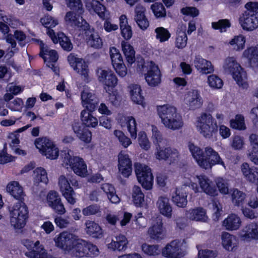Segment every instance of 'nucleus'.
I'll return each mask as SVG.
<instances>
[{
    "label": "nucleus",
    "instance_id": "1",
    "mask_svg": "<svg viewBox=\"0 0 258 258\" xmlns=\"http://www.w3.org/2000/svg\"><path fill=\"white\" fill-rule=\"evenodd\" d=\"M6 190L13 197L18 200L12 207H9L10 222L15 229H20L26 225L28 218V209L24 203L25 193L19 182L13 181L9 182Z\"/></svg>",
    "mask_w": 258,
    "mask_h": 258
},
{
    "label": "nucleus",
    "instance_id": "2",
    "mask_svg": "<svg viewBox=\"0 0 258 258\" xmlns=\"http://www.w3.org/2000/svg\"><path fill=\"white\" fill-rule=\"evenodd\" d=\"M188 149L198 165L203 169H211L216 165L225 167L218 153L211 147H206L203 151L200 147L189 143Z\"/></svg>",
    "mask_w": 258,
    "mask_h": 258
},
{
    "label": "nucleus",
    "instance_id": "3",
    "mask_svg": "<svg viewBox=\"0 0 258 258\" xmlns=\"http://www.w3.org/2000/svg\"><path fill=\"white\" fill-rule=\"evenodd\" d=\"M158 115L164 125L173 130L182 127L183 122L181 115L177 113L176 108L165 104L157 107Z\"/></svg>",
    "mask_w": 258,
    "mask_h": 258
},
{
    "label": "nucleus",
    "instance_id": "4",
    "mask_svg": "<svg viewBox=\"0 0 258 258\" xmlns=\"http://www.w3.org/2000/svg\"><path fill=\"white\" fill-rule=\"evenodd\" d=\"M246 9L239 17V23L246 31H252L258 27V2H249L245 5Z\"/></svg>",
    "mask_w": 258,
    "mask_h": 258
},
{
    "label": "nucleus",
    "instance_id": "5",
    "mask_svg": "<svg viewBox=\"0 0 258 258\" xmlns=\"http://www.w3.org/2000/svg\"><path fill=\"white\" fill-rule=\"evenodd\" d=\"M225 71L230 74L237 84L243 89H247L248 84L245 81L247 78L246 72L237 63L236 59L233 57H228L226 58L224 64Z\"/></svg>",
    "mask_w": 258,
    "mask_h": 258
},
{
    "label": "nucleus",
    "instance_id": "6",
    "mask_svg": "<svg viewBox=\"0 0 258 258\" xmlns=\"http://www.w3.org/2000/svg\"><path fill=\"white\" fill-rule=\"evenodd\" d=\"M199 184L202 190L212 197H215L218 194L217 187L221 194L226 195L229 192V189L227 184L222 179L216 182V185L210 180L206 175H200L198 177Z\"/></svg>",
    "mask_w": 258,
    "mask_h": 258
},
{
    "label": "nucleus",
    "instance_id": "7",
    "mask_svg": "<svg viewBox=\"0 0 258 258\" xmlns=\"http://www.w3.org/2000/svg\"><path fill=\"white\" fill-rule=\"evenodd\" d=\"M137 69L144 73L145 79L150 87H156L161 83L162 74L159 67L155 63L151 61L146 66L143 60L142 64H137Z\"/></svg>",
    "mask_w": 258,
    "mask_h": 258
},
{
    "label": "nucleus",
    "instance_id": "8",
    "mask_svg": "<svg viewBox=\"0 0 258 258\" xmlns=\"http://www.w3.org/2000/svg\"><path fill=\"white\" fill-rule=\"evenodd\" d=\"M33 42H37L40 46L39 55L41 57L46 67L50 68L56 75H59V69L55 66L58 59V55L54 49H50L49 47L39 39L33 38Z\"/></svg>",
    "mask_w": 258,
    "mask_h": 258
},
{
    "label": "nucleus",
    "instance_id": "9",
    "mask_svg": "<svg viewBox=\"0 0 258 258\" xmlns=\"http://www.w3.org/2000/svg\"><path fill=\"white\" fill-rule=\"evenodd\" d=\"M199 131L206 138L210 139L218 132L216 120L212 115L203 113L198 119Z\"/></svg>",
    "mask_w": 258,
    "mask_h": 258
},
{
    "label": "nucleus",
    "instance_id": "10",
    "mask_svg": "<svg viewBox=\"0 0 258 258\" xmlns=\"http://www.w3.org/2000/svg\"><path fill=\"white\" fill-rule=\"evenodd\" d=\"M63 162L69 165L77 175L85 177L87 174V166L83 159L78 156H72L69 152L62 155Z\"/></svg>",
    "mask_w": 258,
    "mask_h": 258
},
{
    "label": "nucleus",
    "instance_id": "11",
    "mask_svg": "<svg viewBox=\"0 0 258 258\" xmlns=\"http://www.w3.org/2000/svg\"><path fill=\"white\" fill-rule=\"evenodd\" d=\"M83 14L69 11L64 16V21L67 26L72 27L79 35L83 31L86 30L89 27V23L83 18Z\"/></svg>",
    "mask_w": 258,
    "mask_h": 258
},
{
    "label": "nucleus",
    "instance_id": "12",
    "mask_svg": "<svg viewBox=\"0 0 258 258\" xmlns=\"http://www.w3.org/2000/svg\"><path fill=\"white\" fill-rule=\"evenodd\" d=\"M36 148L47 158L54 160L57 158L59 150L56 145L48 139L39 138L34 142Z\"/></svg>",
    "mask_w": 258,
    "mask_h": 258
},
{
    "label": "nucleus",
    "instance_id": "13",
    "mask_svg": "<svg viewBox=\"0 0 258 258\" xmlns=\"http://www.w3.org/2000/svg\"><path fill=\"white\" fill-rule=\"evenodd\" d=\"M71 184L75 187L79 186L78 182L76 180L72 179L69 181L64 175H61L59 177L58 185L62 196L68 203L74 205L76 203L77 199L75 197V192L71 187Z\"/></svg>",
    "mask_w": 258,
    "mask_h": 258
},
{
    "label": "nucleus",
    "instance_id": "14",
    "mask_svg": "<svg viewBox=\"0 0 258 258\" xmlns=\"http://www.w3.org/2000/svg\"><path fill=\"white\" fill-rule=\"evenodd\" d=\"M135 173L139 182L143 188L150 190L153 184V176L151 168L141 164L135 166Z\"/></svg>",
    "mask_w": 258,
    "mask_h": 258
},
{
    "label": "nucleus",
    "instance_id": "15",
    "mask_svg": "<svg viewBox=\"0 0 258 258\" xmlns=\"http://www.w3.org/2000/svg\"><path fill=\"white\" fill-rule=\"evenodd\" d=\"M109 53L113 68L116 74L120 77H125L127 73V69L119 50L112 46L110 47Z\"/></svg>",
    "mask_w": 258,
    "mask_h": 258
},
{
    "label": "nucleus",
    "instance_id": "16",
    "mask_svg": "<svg viewBox=\"0 0 258 258\" xmlns=\"http://www.w3.org/2000/svg\"><path fill=\"white\" fill-rule=\"evenodd\" d=\"M67 59L70 66L81 75L82 78L85 81L89 79L88 66L83 58L77 57L74 53H70Z\"/></svg>",
    "mask_w": 258,
    "mask_h": 258
},
{
    "label": "nucleus",
    "instance_id": "17",
    "mask_svg": "<svg viewBox=\"0 0 258 258\" xmlns=\"http://www.w3.org/2000/svg\"><path fill=\"white\" fill-rule=\"evenodd\" d=\"M77 238L75 235L69 232H62L54 238L55 245L61 249L71 251L73 244L76 242Z\"/></svg>",
    "mask_w": 258,
    "mask_h": 258
},
{
    "label": "nucleus",
    "instance_id": "18",
    "mask_svg": "<svg viewBox=\"0 0 258 258\" xmlns=\"http://www.w3.org/2000/svg\"><path fill=\"white\" fill-rule=\"evenodd\" d=\"M46 201L49 207L57 215H62L66 213L64 205L57 191L50 190L47 194Z\"/></svg>",
    "mask_w": 258,
    "mask_h": 258
},
{
    "label": "nucleus",
    "instance_id": "19",
    "mask_svg": "<svg viewBox=\"0 0 258 258\" xmlns=\"http://www.w3.org/2000/svg\"><path fill=\"white\" fill-rule=\"evenodd\" d=\"M98 80L104 85V89L109 94L113 92V89L118 82L116 75L111 70H101L98 76Z\"/></svg>",
    "mask_w": 258,
    "mask_h": 258
},
{
    "label": "nucleus",
    "instance_id": "20",
    "mask_svg": "<svg viewBox=\"0 0 258 258\" xmlns=\"http://www.w3.org/2000/svg\"><path fill=\"white\" fill-rule=\"evenodd\" d=\"M118 169L119 172L125 178H127L131 175L133 164L128 154L119 153L118 158Z\"/></svg>",
    "mask_w": 258,
    "mask_h": 258
},
{
    "label": "nucleus",
    "instance_id": "21",
    "mask_svg": "<svg viewBox=\"0 0 258 258\" xmlns=\"http://www.w3.org/2000/svg\"><path fill=\"white\" fill-rule=\"evenodd\" d=\"M31 125H27L24 126H23L21 128H18L16 131L9 133L8 135V139L10 140L9 144L10 147L14 150V152L15 154L19 155H23L25 156L27 154L26 151L22 150L17 147L19 146L20 143V133L23 132V131L26 130L29 128Z\"/></svg>",
    "mask_w": 258,
    "mask_h": 258
},
{
    "label": "nucleus",
    "instance_id": "22",
    "mask_svg": "<svg viewBox=\"0 0 258 258\" xmlns=\"http://www.w3.org/2000/svg\"><path fill=\"white\" fill-rule=\"evenodd\" d=\"M157 150L155 155L156 158L159 160H168L171 164L174 163L178 158L179 153L176 149L170 147L161 148L158 145Z\"/></svg>",
    "mask_w": 258,
    "mask_h": 258
},
{
    "label": "nucleus",
    "instance_id": "23",
    "mask_svg": "<svg viewBox=\"0 0 258 258\" xmlns=\"http://www.w3.org/2000/svg\"><path fill=\"white\" fill-rule=\"evenodd\" d=\"M184 101L190 110H195L200 108L203 104V99L200 91L196 89H191L185 95Z\"/></svg>",
    "mask_w": 258,
    "mask_h": 258
},
{
    "label": "nucleus",
    "instance_id": "24",
    "mask_svg": "<svg viewBox=\"0 0 258 258\" xmlns=\"http://www.w3.org/2000/svg\"><path fill=\"white\" fill-rule=\"evenodd\" d=\"M162 255L166 258H180L183 256L180 242L178 240H174L168 243L162 249Z\"/></svg>",
    "mask_w": 258,
    "mask_h": 258
},
{
    "label": "nucleus",
    "instance_id": "25",
    "mask_svg": "<svg viewBox=\"0 0 258 258\" xmlns=\"http://www.w3.org/2000/svg\"><path fill=\"white\" fill-rule=\"evenodd\" d=\"M81 34H85L86 36V42L87 44L91 47L99 49L103 45L102 39L99 36L98 32L96 31L94 28H91L89 24V27L86 30L83 31Z\"/></svg>",
    "mask_w": 258,
    "mask_h": 258
},
{
    "label": "nucleus",
    "instance_id": "26",
    "mask_svg": "<svg viewBox=\"0 0 258 258\" xmlns=\"http://www.w3.org/2000/svg\"><path fill=\"white\" fill-rule=\"evenodd\" d=\"M81 98L86 110L94 111L97 109L99 99L95 94L83 90L81 93Z\"/></svg>",
    "mask_w": 258,
    "mask_h": 258
},
{
    "label": "nucleus",
    "instance_id": "27",
    "mask_svg": "<svg viewBox=\"0 0 258 258\" xmlns=\"http://www.w3.org/2000/svg\"><path fill=\"white\" fill-rule=\"evenodd\" d=\"M74 132L77 137L85 143H89L92 140L91 132L79 121L74 122L72 125Z\"/></svg>",
    "mask_w": 258,
    "mask_h": 258
},
{
    "label": "nucleus",
    "instance_id": "28",
    "mask_svg": "<svg viewBox=\"0 0 258 258\" xmlns=\"http://www.w3.org/2000/svg\"><path fill=\"white\" fill-rule=\"evenodd\" d=\"M241 171L247 181L258 184V168L250 167L247 163L244 162L241 165Z\"/></svg>",
    "mask_w": 258,
    "mask_h": 258
},
{
    "label": "nucleus",
    "instance_id": "29",
    "mask_svg": "<svg viewBox=\"0 0 258 258\" xmlns=\"http://www.w3.org/2000/svg\"><path fill=\"white\" fill-rule=\"evenodd\" d=\"M251 67H258V44L247 47L243 52Z\"/></svg>",
    "mask_w": 258,
    "mask_h": 258
},
{
    "label": "nucleus",
    "instance_id": "30",
    "mask_svg": "<svg viewBox=\"0 0 258 258\" xmlns=\"http://www.w3.org/2000/svg\"><path fill=\"white\" fill-rule=\"evenodd\" d=\"M196 68L204 74L212 73L214 72V67L211 61H208L200 56H197L194 61Z\"/></svg>",
    "mask_w": 258,
    "mask_h": 258
},
{
    "label": "nucleus",
    "instance_id": "31",
    "mask_svg": "<svg viewBox=\"0 0 258 258\" xmlns=\"http://www.w3.org/2000/svg\"><path fill=\"white\" fill-rule=\"evenodd\" d=\"M148 233L152 239L160 241L164 238L163 225L162 221L156 222L148 230Z\"/></svg>",
    "mask_w": 258,
    "mask_h": 258
},
{
    "label": "nucleus",
    "instance_id": "32",
    "mask_svg": "<svg viewBox=\"0 0 258 258\" xmlns=\"http://www.w3.org/2000/svg\"><path fill=\"white\" fill-rule=\"evenodd\" d=\"M93 112L86 109H84L81 111V123L85 127L94 128L98 125V120L96 117L92 115Z\"/></svg>",
    "mask_w": 258,
    "mask_h": 258
},
{
    "label": "nucleus",
    "instance_id": "33",
    "mask_svg": "<svg viewBox=\"0 0 258 258\" xmlns=\"http://www.w3.org/2000/svg\"><path fill=\"white\" fill-rule=\"evenodd\" d=\"M187 192L185 188H176L175 196H172V201L175 204L180 208L186 207L187 204Z\"/></svg>",
    "mask_w": 258,
    "mask_h": 258
},
{
    "label": "nucleus",
    "instance_id": "34",
    "mask_svg": "<svg viewBox=\"0 0 258 258\" xmlns=\"http://www.w3.org/2000/svg\"><path fill=\"white\" fill-rule=\"evenodd\" d=\"M119 27L122 37L126 40L130 39L133 36L132 27L128 25V20L125 15H121L119 18Z\"/></svg>",
    "mask_w": 258,
    "mask_h": 258
},
{
    "label": "nucleus",
    "instance_id": "35",
    "mask_svg": "<svg viewBox=\"0 0 258 258\" xmlns=\"http://www.w3.org/2000/svg\"><path fill=\"white\" fill-rule=\"evenodd\" d=\"M242 236L244 240L250 241L251 239H258V224L251 222L246 225L243 230Z\"/></svg>",
    "mask_w": 258,
    "mask_h": 258
},
{
    "label": "nucleus",
    "instance_id": "36",
    "mask_svg": "<svg viewBox=\"0 0 258 258\" xmlns=\"http://www.w3.org/2000/svg\"><path fill=\"white\" fill-rule=\"evenodd\" d=\"M86 231L90 236L95 238H100L103 236V230L100 226L93 221L86 222Z\"/></svg>",
    "mask_w": 258,
    "mask_h": 258
},
{
    "label": "nucleus",
    "instance_id": "37",
    "mask_svg": "<svg viewBox=\"0 0 258 258\" xmlns=\"http://www.w3.org/2000/svg\"><path fill=\"white\" fill-rule=\"evenodd\" d=\"M121 45L127 64L128 66H131L136 60L134 48L127 42L124 41L121 42Z\"/></svg>",
    "mask_w": 258,
    "mask_h": 258
},
{
    "label": "nucleus",
    "instance_id": "38",
    "mask_svg": "<svg viewBox=\"0 0 258 258\" xmlns=\"http://www.w3.org/2000/svg\"><path fill=\"white\" fill-rule=\"evenodd\" d=\"M241 221L240 218L235 214H231L223 221V225L228 230H236L241 225Z\"/></svg>",
    "mask_w": 258,
    "mask_h": 258
},
{
    "label": "nucleus",
    "instance_id": "39",
    "mask_svg": "<svg viewBox=\"0 0 258 258\" xmlns=\"http://www.w3.org/2000/svg\"><path fill=\"white\" fill-rule=\"evenodd\" d=\"M157 205L160 213L162 215L167 218L171 217L172 209L168 199L163 197H160L157 201Z\"/></svg>",
    "mask_w": 258,
    "mask_h": 258
},
{
    "label": "nucleus",
    "instance_id": "40",
    "mask_svg": "<svg viewBox=\"0 0 258 258\" xmlns=\"http://www.w3.org/2000/svg\"><path fill=\"white\" fill-rule=\"evenodd\" d=\"M222 244L223 247L229 251L235 250L237 247L235 237L227 232L222 233Z\"/></svg>",
    "mask_w": 258,
    "mask_h": 258
},
{
    "label": "nucleus",
    "instance_id": "41",
    "mask_svg": "<svg viewBox=\"0 0 258 258\" xmlns=\"http://www.w3.org/2000/svg\"><path fill=\"white\" fill-rule=\"evenodd\" d=\"M135 20L142 30H145L149 26V22L145 16V10L143 8L136 9Z\"/></svg>",
    "mask_w": 258,
    "mask_h": 258
},
{
    "label": "nucleus",
    "instance_id": "42",
    "mask_svg": "<svg viewBox=\"0 0 258 258\" xmlns=\"http://www.w3.org/2000/svg\"><path fill=\"white\" fill-rule=\"evenodd\" d=\"M131 98L132 100L137 104H143L144 102V97L143 95L142 90L140 85L133 84L131 86Z\"/></svg>",
    "mask_w": 258,
    "mask_h": 258
},
{
    "label": "nucleus",
    "instance_id": "43",
    "mask_svg": "<svg viewBox=\"0 0 258 258\" xmlns=\"http://www.w3.org/2000/svg\"><path fill=\"white\" fill-rule=\"evenodd\" d=\"M127 243L128 241L126 237L124 235L120 234L116 237V241L112 240L111 242L109 244L108 247L113 250H125Z\"/></svg>",
    "mask_w": 258,
    "mask_h": 258
},
{
    "label": "nucleus",
    "instance_id": "44",
    "mask_svg": "<svg viewBox=\"0 0 258 258\" xmlns=\"http://www.w3.org/2000/svg\"><path fill=\"white\" fill-rule=\"evenodd\" d=\"M249 141L252 147L251 151L249 154L251 161L255 164L258 165V135L252 134L249 136Z\"/></svg>",
    "mask_w": 258,
    "mask_h": 258
},
{
    "label": "nucleus",
    "instance_id": "45",
    "mask_svg": "<svg viewBox=\"0 0 258 258\" xmlns=\"http://www.w3.org/2000/svg\"><path fill=\"white\" fill-rule=\"evenodd\" d=\"M187 217L191 220L197 221H205L207 218L206 212L202 207L190 209L187 214Z\"/></svg>",
    "mask_w": 258,
    "mask_h": 258
},
{
    "label": "nucleus",
    "instance_id": "46",
    "mask_svg": "<svg viewBox=\"0 0 258 258\" xmlns=\"http://www.w3.org/2000/svg\"><path fill=\"white\" fill-rule=\"evenodd\" d=\"M246 194L237 188L231 190V197L232 204L237 207H242L246 199Z\"/></svg>",
    "mask_w": 258,
    "mask_h": 258
},
{
    "label": "nucleus",
    "instance_id": "47",
    "mask_svg": "<svg viewBox=\"0 0 258 258\" xmlns=\"http://www.w3.org/2000/svg\"><path fill=\"white\" fill-rule=\"evenodd\" d=\"M133 202L136 207H141L145 201V195L140 186L135 185L133 188Z\"/></svg>",
    "mask_w": 258,
    "mask_h": 258
},
{
    "label": "nucleus",
    "instance_id": "48",
    "mask_svg": "<svg viewBox=\"0 0 258 258\" xmlns=\"http://www.w3.org/2000/svg\"><path fill=\"white\" fill-rule=\"evenodd\" d=\"M33 175H34L33 181L35 183L42 182L46 184L48 182L47 173L43 167H37L33 170Z\"/></svg>",
    "mask_w": 258,
    "mask_h": 258
},
{
    "label": "nucleus",
    "instance_id": "49",
    "mask_svg": "<svg viewBox=\"0 0 258 258\" xmlns=\"http://www.w3.org/2000/svg\"><path fill=\"white\" fill-rule=\"evenodd\" d=\"M229 124L232 128L238 131H243L246 128L244 117L241 114H236L234 118L230 119Z\"/></svg>",
    "mask_w": 258,
    "mask_h": 258
},
{
    "label": "nucleus",
    "instance_id": "50",
    "mask_svg": "<svg viewBox=\"0 0 258 258\" xmlns=\"http://www.w3.org/2000/svg\"><path fill=\"white\" fill-rule=\"evenodd\" d=\"M85 242V240H80L77 238L76 242L73 244V248L71 250V251H72L77 257H84L86 251Z\"/></svg>",
    "mask_w": 258,
    "mask_h": 258
},
{
    "label": "nucleus",
    "instance_id": "51",
    "mask_svg": "<svg viewBox=\"0 0 258 258\" xmlns=\"http://www.w3.org/2000/svg\"><path fill=\"white\" fill-rule=\"evenodd\" d=\"M57 43H59L61 48L67 51L72 50L73 46L70 39L63 33L60 32L57 34Z\"/></svg>",
    "mask_w": 258,
    "mask_h": 258
},
{
    "label": "nucleus",
    "instance_id": "52",
    "mask_svg": "<svg viewBox=\"0 0 258 258\" xmlns=\"http://www.w3.org/2000/svg\"><path fill=\"white\" fill-rule=\"evenodd\" d=\"M91 9L100 18L104 20L105 17V12L106 8L100 2L96 0H92L90 4Z\"/></svg>",
    "mask_w": 258,
    "mask_h": 258
},
{
    "label": "nucleus",
    "instance_id": "53",
    "mask_svg": "<svg viewBox=\"0 0 258 258\" xmlns=\"http://www.w3.org/2000/svg\"><path fill=\"white\" fill-rule=\"evenodd\" d=\"M155 33L156 39L161 43L168 41L171 37V34L168 30L163 27L156 28L155 29Z\"/></svg>",
    "mask_w": 258,
    "mask_h": 258
},
{
    "label": "nucleus",
    "instance_id": "54",
    "mask_svg": "<svg viewBox=\"0 0 258 258\" xmlns=\"http://www.w3.org/2000/svg\"><path fill=\"white\" fill-rule=\"evenodd\" d=\"M231 26L230 21L228 19H220L217 22L212 23V27L213 29L219 30L221 33L225 32L228 28Z\"/></svg>",
    "mask_w": 258,
    "mask_h": 258
},
{
    "label": "nucleus",
    "instance_id": "55",
    "mask_svg": "<svg viewBox=\"0 0 258 258\" xmlns=\"http://www.w3.org/2000/svg\"><path fill=\"white\" fill-rule=\"evenodd\" d=\"M67 5L71 10L70 11L83 14L84 9L81 0H66Z\"/></svg>",
    "mask_w": 258,
    "mask_h": 258
},
{
    "label": "nucleus",
    "instance_id": "56",
    "mask_svg": "<svg viewBox=\"0 0 258 258\" xmlns=\"http://www.w3.org/2000/svg\"><path fill=\"white\" fill-rule=\"evenodd\" d=\"M141 248L144 253L148 256H156L160 252L158 245H150L144 243L142 245Z\"/></svg>",
    "mask_w": 258,
    "mask_h": 258
},
{
    "label": "nucleus",
    "instance_id": "57",
    "mask_svg": "<svg viewBox=\"0 0 258 258\" xmlns=\"http://www.w3.org/2000/svg\"><path fill=\"white\" fill-rule=\"evenodd\" d=\"M127 128L133 139H136L137 136V122L133 116H127L125 119Z\"/></svg>",
    "mask_w": 258,
    "mask_h": 258
},
{
    "label": "nucleus",
    "instance_id": "58",
    "mask_svg": "<svg viewBox=\"0 0 258 258\" xmlns=\"http://www.w3.org/2000/svg\"><path fill=\"white\" fill-rule=\"evenodd\" d=\"M151 10L157 18L165 17L166 11L164 6L161 3H155L151 6Z\"/></svg>",
    "mask_w": 258,
    "mask_h": 258
},
{
    "label": "nucleus",
    "instance_id": "59",
    "mask_svg": "<svg viewBox=\"0 0 258 258\" xmlns=\"http://www.w3.org/2000/svg\"><path fill=\"white\" fill-rule=\"evenodd\" d=\"M40 22L46 29L54 28L58 24V20L48 14H46L43 18H41L40 19Z\"/></svg>",
    "mask_w": 258,
    "mask_h": 258
},
{
    "label": "nucleus",
    "instance_id": "60",
    "mask_svg": "<svg viewBox=\"0 0 258 258\" xmlns=\"http://www.w3.org/2000/svg\"><path fill=\"white\" fill-rule=\"evenodd\" d=\"M245 43V38L242 35L235 36L232 39L229 44L234 46V48L236 50H240L243 49Z\"/></svg>",
    "mask_w": 258,
    "mask_h": 258
},
{
    "label": "nucleus",
    "instance_id": "61",
    "mask_svg": "<svg viewBox=\"0 0 258 258\" xmlns=\"http://www.w3.org/2000/svg\"><path fill=\"white\" fill-rule=\"evenodd\" d=\"M85 243L86 249L85 256L94 257L99 254V250L96 245L87 241H85Z\"/></svg>",
    "mask_w": 258,
    "mask_h": 258
},
{
    "label": "nucleus",
    "instance_id": "62",
    "mask_svg": "<svg viewBox=\"0 0 258 258\" xmlns=\"http://www.w3.org/2000/svg\"><path fill=\"white\" fill-rule=\"evenodd\" d=\"M187 37L185 32L180 31L177 34L175 46L178 48H183L187 44Z\"/></svg>",
    "mask_w": 258,
    "mask_h": 258
},
{
    "label": "nucleus",
    "instance_id": "63",
    "mask_svg": "<svg viewBox=\"0 0 258 258\" xmlns=\"http://www.w3.org/2000/svg\"><path fill=\"white\" fill-rule=\"evenodd\" d=\"M114 135L118 139L119 142L123 147L127 148L131 144V139L125 136L122 131L115 130L114 131Z\"/></svg>",
    "mask_w": 258,
    "mask_h": 258
},
{
    "label": "nucleus",
    "instance_id": "64",
    "mask_svg": "<svg viewBox=\"0 0 258 258\" xmlns=\"http://www.w3.org/2000/svg\"><path fill=\"white\" fill-rule=\"evenodd\" d=\"M208 82L211 87L215 89L221 88L223 85V81L215 75H210L208 78Z\"/></svg>",
    "mask_w": 258,
    "mask_h": 258
}]
</instances>
